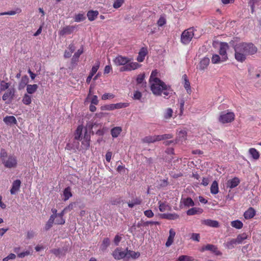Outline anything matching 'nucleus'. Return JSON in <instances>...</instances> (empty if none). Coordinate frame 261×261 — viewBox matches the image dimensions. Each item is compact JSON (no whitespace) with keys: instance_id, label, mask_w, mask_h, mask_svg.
I'll return each mask as SVG.
<instances>
[{"instance_id":"nucleus-27","label":"nucleus","mask_w":261,"mask_h":261,"mask_svg":"<svg viewBox=\"0 0 261 261\" xmlns=\"http://www.w3.org/2000/svg\"><path fill=\"white\" fill-rule=\"evenodd\" d=\"M186 135L187 133L185 130H180L177 135L176 139L177 141L178 142H180L181 143H182L186 139Z\"/></svg>"},{"instance_id":"nucleus-62","label":"nucleus","mask_w":261,"mask_h":261,"mask_svg":"<svg viewBox=\"0 0 261 261\" xmlns=\"http://www.w3.org/2000/svg\"><path fill=\"white\" fill-rule=\"evenodd\" d=\"M166 23V19L163 17H161L158 21V24L160 27L163 26Z\"/></svg>"},{"instance_id":"nucleus-7","label":"nucleus","mask_w":261,"mask_h":261,"mask_svg":"<svg viewBox=\"0 0 261 261\" xmlns=\"http://www.w3.org/2000/svg\"><path fill=\"white\" fill-rule=\"evenodd\" d=\"M241 48L242 47L239 43L236 44L234 47L235 50V59L240 62H244L246 60L247 57L246 54L243 51V49H240L241 50L239 51V49H241Z\"/></svg>"},{"instance_id":"nucleus-24","label":"nucleus","mask_w":261,"mask_h":261,"mask_svg":"<svg viewBox=\"0 0 261 261\" xmlns=\"http://www.w3.org/2000/svg\"><path fill=\"white\" fill-rule=\"evenodd\" d=\"M255 215V211L252 207L249 208L244 214V218L249 219L253 218Z\"/></svg>"},{"instance_id":"nucleus-2","label":"nucleus","mask_w":261,"mask_h":261,"mask_svg":"<svg viewBox=\"0 0 261 261\" xmlns=\"http://www.w3.org/2000/svg\"><path fill=\"white\" fill-rule=\"evenodd\" d=\"M0 158L6 168H15L17 167L18 164L17 157L14 154L8 155L4 149H2L1 150Z\"/></svg>"},{"instance_id":"nucleus-47","label":"nucleus","mask_w":261,"mask_h":261,"mask_svg":"<svg viewBox=\"0 0 261 261\" xmlns=\"http://www.w3.org/2000/svg\"><path fill=\"white\" fill-rule=\"evenodd\" d=\"M159 204L160 212H164L169 210V206L168 204L163 203L161 201L159 202Z\"/></svg>"},{"instance_id":"nucleus-23","label":"nucleus","mask_w":261,"mask_h":261,"mask_svg":"<svg viewBox=\"0 0 261 261\" xmlns=\"http://www.w3.org/2000/svg\"><path fill=\"white\" fill-rule=\"evenodd\" d=\"M38 88V86L37 84L27 85L26 88L27 93L30 95L33 94L36 92Z\"/></svg>"},{"instance_id":"nucleus-18","label":"nucleus","mask_w":261,"mask_h":261,"mask_svg":"<svg viewBox=\"0 0 261 261\" xmlns=\"http://www.w3.org/2000/svg\"><path fill=\"white\" fill-rule=\"evenodd\" d=\"M202 223L204 225L214 228H218L219 227V222L216 220L205 219L202 220Z\"/></svg>"},{"instance_id":"nucleus-15","label":"nucleus","mask_w":261,"mask_h":261,"mask_svg":"<svg viewBox=\"0 0 261 261\" xmlns=\"http://www.w3.org/2000/svg\"><path fill=\"white\" fill-rule=\"evenodd\" d=\"M67 210V207H65L60 213L56 214L55 216V223L56 224H63L65 223V219L63 216Z\"/></svg>"},{"instance_id":"nucleus-64","label":"nucleus","mask_w":261,"mask_h":261,"mask_svg":"<svg viewBox=\"0 0 261 261\" xmlns=\"http://www.w3.org/2000/svg\"><path fill=\"white\" fill-rule=\"evenodd\" d=\"M179 218V216L175 214H168V220H176Z\"/></svg>"},{"instance_id":"nucleus-21","label":"nucleus","mask_w":261,"mask_h":261,"mask_svg":"<svg viewBox=\"0 0 261 261\" xmlns=\"http://www.w3.org/2000/svg\"><path fill=\"white\" fill-rule=\"evenodd\" d=\"M240 183V180L237 177H234L227 181V187L230 189L236 187Z\"/></svg>"},{"instance_id":"nucleus-40","label":"nucleus","mask_w":261,"mask_h":261,"mask_svg":"<svg viewBox=\"0 0 261 261\" xmlns=\"http://www.w3.org/2000/svg\"><path fill=\"white\" fill-rule=\"evenodd\" d=\"M72 195L70 188L69 187L65 188L63 191L64 200H67Z\"/></svg>"},{"instance_id":"nucleus-4","label":"nucleus","mask_w":261,"mask_h":261,"mask_svg":"<svg viewBox=\"0 0 261 261\" xmlns=\"http://www.w3.org/2000/svg\"><path fill=\"white\" fill-rule=\"evenodd\" d=\"M239 44L242 47L241 49H243V51L245 52L247 56L253 55L257 51V48L252 43L241 42ZM240 50L239 49V51Z\"/></svg>"},{"instance_id":"nucleus-34","label":"nucleus","mask_w":261,"mask_h":261,"mask_svg":"<svg viewBox=\"0 0 261 261\" xmlns=\"http://www.w3.org/2000/svg\"><path fill=\"white\" fill-rule=\"evenodd\" d=\"M219 192L218 184L216 180L214 181L211 186V193L215 195Z\"/></svg>"},{"instance_id":"nucleus-59","label":"nucleus","mask_w":261,"mask_h":261,"mask_svg":"<svg viewBox=\"0 0 261 261\" xmlns=\"http://www.w3.org/2000/svg\"><path fill=\"white\" fill-rule=\"evenodd\" d=\"M31 253L30 251L27 250L25 251L18 253L17 256L19 258H23L26 256L30 255Z\"/></svg>"},{"instance_id":"nucleus-6","label":"nucleus","mask_w":261,"mask_h":261,"mask_svg":"<svg viewBox=\"0 0 261 261\" xmlns=\"http://www.w3.org/2000/svg\"><path fill=\"white\" fill-rule=\"evenodd\" d=\"M16 92V90L14 87H11L5 91L2 96L3 100L5 101L6 103L9 104L14 98Z\"/></svg>"},{"instance_id":"nucleus-29","label":"nucleus","mask_w":261,"mask_h":261,"mask_svg":"<svg viewBox=\"0 0 261 261\" xmlns=\"http://www.w3.org/2000/svg\"><path fill=\"white\" fill-rule=\"evenodd\" d=\"M127 255L126 256V257L129 258H132L134 259L138 258L140 255V254L139 252H135L132 250H128L127 249H126Z\"/></svg>"},{"instance_id":"nucleus-53","label":"nucleus","mask_w":261,"mask_h":261,"mask_svg":"<svg viewBox=\"0 0 261 261\" xmlns=\"http://www.w3.org/2000/svg\"><path fill=\"white\" fill-rule=\"evenodd\" d=\"M124 0H115L113 4V7L115 9L120 8L124 3Z\"/></svg>"},{"instance_id":"nucleus-55","label":"nucleus","mask_w":261,"mask_h":261,"mask_svg":"<svg viewBox=\"0 0 261 261\" xmlns=\"http://www.w3.org/2000/svg\"><path fill=\"white\" fill-rule=\"evenodd\" d=\"M101 110H108V111H113L115 110L114 103L105 105L104 106L101 107Z\"/></svg>"},{"instance_id":"nucleus-39","label":"nucleus","mask_w":261,"mask_h":261,"mask_svg":"<svg viewBox=\"0 0 261 261\" xmlns=\"http://www.w3.org/2000/svg\"><path fill=\"white\" fill-rule=\"evenodd\" d=\"M181 202L187 207L194 205V202L191 198H183L181 199Z\"/></svg>"},{"instance_id":"nucleus-52","label":"nucleus","mask_w":261,"mask_h":261,"mask_svg":"<svg viewBox=\"0 0 261 261\" xmlns=\"http://www.w3.org/2000/svg\"><path fill=\"white\" fill-rule=\"evenodd\" d=\"M115 110V109H119L123 108H126L128 106L127 103H117L114 104Z\"/></svg>"},{"instance_id":"nucleus-32","label":"nucleus","mask_w":261,"mask_h":261,"mask_svg":"<svg viewBox=\"0 0 261 261\" xmlns=\"http://www.w3.org/2000/svg\"><path fill=\"white\" fill-rule=\"evenodd\" d=\"M11 83L6 82L4 81L0 82V93L2 92H5L11 87Z\"/></svg>"},{"instance_id":"nucleus-45","label":"nucleus","mask_w":261,"mask_h":261,"mask_svg":"<svg viewBox=\"0 0 261 261\" xmlns=\"http://www.w3.org/2000/svg\"><path fill=\"white\" fill-rule=\"evenodd\" d=\"M83 53V48L81 47L80 49H78L74 54L72 60L73 62H76L78 60L79 57L80 55Z\"/></svg>"},{"instance_id":"nucleus-16","label":"nucleus","mask_w":261,"mask_h":261,"mask_svg":"<svg viewBox=\"0 0 261 261\" xmlns=\"http://www.w3.org/2000/svg\"><path fill=\"white\" fill-rule=\"evenodd\" d=\"M21 183V181L19 179H16L13 182L12 188L10 190V193L12 195L16 194L19 191Z\"/></svg>"},{"instance_id":"nucleus-11","label":"nucleus","mask_w":261,"mask_h":261,"mask_svg":"<svg viewBox=\"0 0 261 261\" xmlns=\"http://www.w3.org/2000/svg\"><path fill=\"white\" fill-rule=\"evenodd\" d=\"M141 67V65L136 62L130 61L124 66H123L121 71H129L137 69Z\"/></svg>"},{"instance_id":"nucleus-63","label":"nucleus","mask_w":261,"mask_h":261,"mask_svg":"<svg viewBox=\"0 0 261 261\" xmlns=\"http://www.w3.org/2000/svg\"><path fill=\"white\" fill-rule=\"evenodd\" d=\"M144 79V74H139L137 78V82L138 84H142L143 82Z\"/></svg>"},{"instance_id":"nucleus-28","label":"nucleus","mask_w":261,"mask_h":261,"mask_svg":"<svg viewBox=\"0 0 261 261\" xmlns=\"http://www.w3.org/2000/svg\"><path fill=\"white\" fill-rule=\"evenodd\" d=\"M3 121L7 125L16 124L17 123V120L16 118H15V117L13 116L5 117L3 119Z\"/></svg>"},{"instance_id":"nucleus-44","label":"nucleus","mask_w":261,"mask_h":261,"mask_svg":"<svg viewBox=\"0 0 261 261\" xmlns=\"http://www.w3.org/2000/svg\"><path fill=\"white\" fill-rule=\"evenodd\" d=\"M142 226V224L141 223H138L137 224L133 225L130 228L129 231L131 233L133 234V235H138L137 228H139Z\"/></svg>"},{"instance_id":"nucleus-35","label":"nucleus","mask_w":261,"mask_h":261,"mask_svg":"<svg viewBox=\"0 0 261 261\" xmlns=\"http://www.w3.org/2000/svg\"><path fill=\"white\" fill-rule=\"evenodd\" d=\"M29 79L27 75L23 76L19 83L18 89L19 90L24 88V87L27 85L28 83Z\"/></svg>"},{"instance_id":"nucleus-50","label":"nucleus","mask_w":261,"mask_h":261,"mask_svg":"<svg viewBox=\"0 0 261 261\" xmlns=\"http://www.w3.org/2000/svg\"><path fill=\"white\" fill-rule=\"evenodd\" d=\"M54 220H55V216L51 215L50 217L48 222H47V223L46 224V226H45L46 229H48L52 226V225H53V223L54 222Z\"/></svg>"},{"instance_id":"nucleus-37","label":"nucleus","mask_w":261,"mask_h":261,"mask_svg":"<svg viewBox=\"0 0 261 261\" xmlns=\"http://www.w3.org/2000/svg\"><path fill=\"white\" fill-rule=\"evenodd\" d=\"M98 14L97 11H90L87 13V17L90 21L94 20Z\"/></svg>"},{"instance_id":"nucleus-20","label":"nucleus","mask_w":261,"mask_h":261,"mask_svg":"<svg viewBox=\"0 0 261 261\" xmlns=\"http://www.w3.org/2000/svg\"><path fill=\"white\" fill-rule=\"evenodd\" d=\"M201 251H204L205 250H209L212 251V252L215 253L216 254H219V251L218 250L217 248L212 244H207L204 246H203L201 248Z\"/></svg>"},{"instance_id":"nucleus-8","label":"nucleus","mask_w":261,"mask_h":261,"mask_svg":"<svg viewBox=\"0 0 261 261\" xmlns=\"http://www.w3.org/2000/svg\"><path fill=\"white\" fill-rule=\"evenodd\" d=\"M234 119V114L232 112H223L221 113L219 120L222 123H229Z\"/></svg>"},{"instance_id":"nucleus-26","label":"nucleus","mask_w":261,"mask_h":261,"mask_svg":"<svg viewBox=\"0 0 261 261\" xmlns=\"http://www.w3.org/2000/svg\"><path fill=\"white\" fill-rule=\"evenodd\" d=\"M99 63H97V65H94L92 67V69L91 70L89 76L87 77L86 82L88 83H89L94 75V74L97 72L98 68H99Z\"/></svg>"},{"instance_id":"nucleus-60","label":"nucleus","mask_w":261,"mask_h":261,"mask_svg":"<svg viewBox=\"0 0 261 261\" xmlns=\"http://www.w3.org/2000/svg\"><path fill=\"white\" fill-rule=\"evenodd\" d=\"M144 214L145 216L148 218H152L154 216L153 213L150 210H146V211H144Z\"/></svg>"},{"instance_id":"nucleus-13","label":"nucleus","mask_w":261,"mask_h":261,"mask_svg":"<svg viewBox=\"0 0 261 261\" xmlns=\"http://www.w3.org/2000/svg\"><path fill=\"white\" fill-rule=\"evenodd\" d=\"M229 48L228 44L226 42H221L220 44L219 54L222 57V60L226 61L228 59L227 50Z\"/></svg>"},{"instance_id":"nucleus-58","label":"nucleus","mask_w":261,"mask_h":261,"mask_svg":"<svg viewBox=\"0 0 261 261\" xmlns=\"http://www.w3.org/2000/svg\"><path fill=\"white\" fill-rule=\"evenodd\" d=\"M184 87H185V89L187 90L188 93H190L191 92L190 82L187 79L186 76H185V79Z\"/></svg>"},{"instance_id":"nucleus-14","label":"nucleus","mask_w":261,"mask_h":261,"mask_svg":"<svg viewBox=\"0 0 261 261\" xmlns=\"http://www.w3.org/2000/svg\"><path fill=\"white\" fill-rule=\"evenodd\" d=\"M85 130L88 132L87 128L83 127V125H79L75 131L74 134V139L81 141L83 138Z\"/></svg>"},{"instance_id":"nucleus-56","label":"nucleus","mask_w":261,"mask_h":261,"mask_svg":"<svg viewBox=\"0 0 261 261\" xmlns=\"http://www.w3.org/2000/svg\"><path fill=\"white\" fill-rule=\"evenodd\" d=\"M114 97V95L110 93H105L101 97L102 100H107L109 99H112Z\"/></svg>"},{"instance_id":"nucleus-48","label":"nucleus","mask_w":261,"mask_h":261,"mask_svg":"<svg viewBox=\"0 0 261 261\" xmlns=\"http://www.w3.org/2000/svg\"><path fill=\"white\" fill-rule=\"evenodd\" d=\"M247 238V234L246 233H242L241 234H239L237 236V238L236 239L237 240V242L238 244H242L245 240H246Z\"/></svg>"},{"instance_id":"nucleus-3","label":"nucleus","mask_w":261,"mask_h":261,"mask_svg":"<svg viewBox=\"0 0 261 261\" xmlns=\"http://www.w3.org/2000/svg\"><path fill=\"white\" fill-rule=\"evenodd\" d=\"M194 28H190L185 30L181 35V42L185 45L188 44L194 36Z\"/></svg>"},{"instance_id":"nucleus-51","label":"nucleus","mask_w":261,"mask_h":261,"mask_svg":"<svg viewBox=\"0 0 261 261\" xmlns=\"http://www.w3.org/2000/svg\"><path fill=\"white\" fill-rule=\"evenodd\" d=\"M85 17L84 14H76L74 16V21L75 22H81L85 20Z\"/></svg>"},{"instance_id":"nucleus-38","label":"nucleus","mask_w":261,"mask_h":261,"mask_svg":"<svg viewBox=\"0 0 261 261\" xmlns=\"http://www.w3.org/2000/svg\"><path fill=\"white\" fill-rule=\"evenodd\" d=\"M249 152L250 154L251 155V156L254 159V160H257L259 159V153L258 151L254 148H251L249 150Z\"/></svg>"},{"instance_id":"nucleus-61","label":"nucleus","mask_w":261,"mask_h":261,"mask_svg":"<svg viewBox=\"0 0 261 261\" xmlns=\"http://www.w3.org/2000/svg\"><path fill=\"white\" fill-rule=\"evenodd\" d=\"M35 236V232L33 230H30L27 232L26 237L27 239H31L34 238Z\"/></svg>"},{"instance_id":"nucleus-19","label":"nucleus","mask_w":261,"mask_h":261,"mask_svg":"<svg viewBox=\"0 0 261 261\" xmlns=\"http://www.w3.org/2000/svg\"><path fill=\"white\" fill-rule=\"evenodd\" d=\"M175 236V232L173 229H170L169 230V236L168 238L167 241L166 243V246L168 247L170 246L173 242Z\"/></svg>"},{"instance_id":"nucleus-1","label":"nucleus","mask_w":261,"mask_h":261,"mask_svg":"<svg viewBox=\"0 0 261 261\" xmlns=\"http://www.w3.org/2000/svg\"><path fill=\"white\" fill-rule=\"evenodd\" d=\"M149 84L151 90L155 95L161 96L163 94L164 98H168L170 97L173 93L171 87L166 85L161 80L154 81Z\"/></svg>"},{"instance_id":"nucleus-49","label":"nucleus","mask_w":261,"mask_h":261,"mask_svg":"<svg viewBox=\"0 0 261 261\" xmlns=\"http://www.w3.org/2000/svg\"><path fill=\"white\" fill-rule=\"evenodd\" d=\"M178 261H193L194 258L188 255H180L178 258Z\"/></svg>"},{"instance_id":"nucleus-25","label":"nucleus","mask_w":261,"mask_h":261,"mask_svg":"<svg viewBox=\"0 0 261 261\" xmlns=\"http://www.w3.org/2000/svg\"><path fill=\"white\" fill-rule=\"evenodd\" d=\"M110 241L108 238H104L100 246V250L102 252L106 250L107 248L110 246Z\"/></svg>"},{"instance_id":"nucleus-54","label":"nucleus","mask_w":261,"mask_h":261,"mask_svg":"<svg viewBox=\"0 0 261 261\" xmlns=\"http://www.w3.org/2000/svg\"><path fill=\"white\" fill-rule=\"evenodd\" d=\"M199 210H200V209L196 208V207H193V208L189 209L187 212V214L188 215H193L197 214Z\"/></svg>"},{"instance_id":"nucleus-33","label":"nucleus","mask_w":261,"mask_h":261,"mask_svg":"<svg viewBox=\"0 0 261 261\" xmlns=\"http://www.w3.org/2000/svg\"><path fill=\"white\" fill-rule=\"evenodd\" d=\"M32 96L31 95L25 93L22 98V102L24 105H29L32 102Z\"/></svg>"},{"instance_id":"nucleus-43","label":"nucleus","mask_w":261,"mask_h":261,"mask_svg":"<svg viewBox=\"0 0 261 261\" xmlns=\"http://www.w3.org/2000/svg\"><path fill=\"white\" fill-rule=\"evenodd\" d=\"M173 114V110L171 108H167L165 110L164 113V118L165 119H169L171 118Z\"/></svg>"},{"instance_id":"nucleus-5","label":"nucleus","mask_w":261,"mask_h":261,"mask_svg":"<svg viewBox=\"0 0 261 261\" xmlns=\"http://www.w3.org/2000/svg\"><path fill=\"white\" fill-rule=\"evenodd\" d=\"M170 138V135H169L148 136L143 138L142 139V142L146 143H151Z\"/></svg>"},{"instance_id":"nucleus-22","label":"nucleus","mask_w":261,"mask_h":261,"mask_svg":"<svg viewBox=\"0 0 261 261\" xmlns=\"http://www.w3.org/2000/svg\"><path fill=\"white\" fill-rule=\"evenodd\" d=\"M210 63V59L208 58H204L199 63V68L201 70H203L207 68Z\"/></svg>"},{"instance_id":"nucleus-41","label":"nucleus","mask_w":261,"mask_h":261,"mask_svg":"<svg viewBox=\"0 0 261 261\" xmlns=\"http://www.w3.org/2000/svg\"><path fill=\"white\" fill-rule=\"evenodd\" d=\"M238 244L236 239H232L226 242L225 244L226 247L228 249H232Z\"/></svg>"},{"instance_id":"nucleus-42","label":"nucleus","mask_w":261,"mask_h":261,"mask_svg":"<svg viewBox=\"0 0 261 261\" xmlns=\"http://www.w3.org/2000/svg\"><path fill=\"white\" fill-rule=\"evenodd\" d=\"M231 225L232 227L239 229L243 227V224L240 220H235L231 222Z\"/></svg>"},{"instance_id":"nucleus-12","label":"nucleus","mask_w":261,"mask_h":261,"mask_svg":"<svg viewBox=\"0 0 261 261\" xmlns=\"http://www.w3.org/2000/svg\"><path fill=\"white\" fill-rule=\"evenodd\" d=\"M112 255L115 259L120 260L126 257V251L122 250L121 248H117L112 253Z\"/></svg>"},{"instance_id":"nucleus-36","label":"nucleus","mask_w":261,"mask_h":261,"mask_svg":"<svg viewBox=\"0 0 261 261\" xmlns=\"http://www.w3.org/2000/svg\"><path fill=\"white\" fill-rule=\"evenodd\" d=\"M225 61L222 60V57H220L218 55H213L212 58V62L213 64H219Z\"/></svg>"},{"instance_id":"nucleus-9","label":"nucleus","mask_w":261,"mask_h":261,"mask_svg":"<svg viewBox=\"0 0 261 261\" xmlns=\"http://www.w3.org/2000/svg\"><path fill=\"white\" fill-rule=\"evenodd\" d=\"M81 141V149L83 150H87L89 148L90 144V134L85 130L83 138Z\"/></svg>"},{"instance_id":"nucleus-17","label":"nucleus","mask_w":261,"mask_h":261,"mask_svg":"<svg viewBox=\"0 0 261 261\" xmlns=\"http://www.w3.org/2000/svg\"><path fill=\"white\" fill-rule=\"evenodd\" d=\"M147 54V48L146 47H142L138 53V56L137 58V61L139 62H142L144 60L145 57Z\"/></svg>"},{"instance_id":"nucleus-10","label":"nucleus","mask_w":261,"mask_h":261,"mask_svg":"<svg viewBox=\"0 0 261 261\" xmlns=\"http://www.w3.org/2000/svg\"><path fill=\"white\" fill-rule=\"evenodd\" d=\"M132 60L133 59L132 58H129L126 57L119 55L113 59V62L114 63L115 65L117 66L121 65L124 66L126 65V64Z\"/></svg>"},{"instance_id":"nucleus-30","label":"nucleus","mask_w":261,"mask_h":261,"mask_svg":"<svg viewBox=\"0 0 261 261\" xmlns=\"http://www.w3.org/2000/svg\"><path fill=\"white\" fill-rule=\"evenodd\" d=\"M122 129L120 126H116L113 128L111 130V134L113 138H117L121 133Z\"/></svg>"},{"instance_id":"nucleus-31","label":"nucleus","mask_w":261,"mask_h":261,"mask_svg":"<svg viewBox=\"0 0 261 261\" xmlns=\"http://www.w3.org/2000/svg\"><path fill=\"white\" fill-rule=\"evenodd\" d=\"M74 29L73 26H66L60 31V34L61 35L70 34L73 31Z\"/></svg>"},{"instance_id":"nucleus-46","label":"nucleus","mask_w":261,"mask_h":261,"mask_svg":"<svg viewBox=\"0 0 261 261\" xmlns=\"http://www.w3.org/2000/svg\"><path fill=\"white\" fill-rule=\"evenodd\" d=\"M158 71L156 70H154L152 71L150 78H149V83L153 82V81H155L156 80H159L160 79L158 77Z\"/></svg>"},{"instance_id":"nucleus-57","label":"nucleus","mask_w":261,"mask_h":261,"mask_svg":"<svg viewBox=\"0 0 261 261\" xmlns=\"http://www.w3.org/2000/svg\"><path fill=\"white\" fill-rule=\"evenodd\" d=\"M16 255L14 253L9 254L7 257L3 259V261H9L16 258Z\"/></svg>"}]
</instances>
